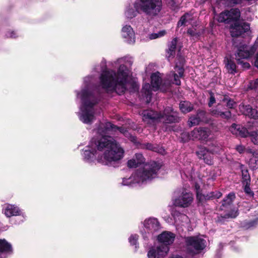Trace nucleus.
I'll list each match as a JSON object with an SVG mask.
<instances>
[{
    "label": "nucleus",
    "mask_w": 258,
    "mask_h": 258,
    "mask_svg": "<svg viewBox=\"0 0 258 258\" xmlns=\"http://www.w3.org/2000/svg\"><path fill=\"white\" fill-rule=\"evenodd\" d=\"M167 3L168 4H171V5H172L174 3V2L173 0H167Z\"/></svg>",
    "instance_id": "obj_53"
},
{
    "label": "nucleus",
    "mask_w": 258,
    "mask_h": 258,
    "mask_svg": "<svg viewBox=\"0 0 258 258\" xmlns=\"http://www.w3.org/2000/svg\"><path fill=\"white\" fill-rule=\"evenodd\" d=\"M133 5L134 8L130 5L125 8L124 16L127 20L135 18L140 12L149 16H157L162 10V0H136Z\"/></svg>",
    "instance_id": "obj_5"
},
{
    "label": "nucleus",
    "mask_w": 258,
    "mask_h": 258,
    "mask_svg": "<svg viewBox=\"0 0 258 258\" xmlns=\"http://www.w3.org/2000/svg\"><path fill=\"white\" fill-rule=\"evenodd\" d=\"M239 3V1H236V0H234L233 2V3L234 4H238Z\"/></svg>",
    "instance_id": "obj_54"
},
{
    "label": "nucleus",
    "mask_w": 258,
    "mask_h": 258,
    "mask_svg": "<svg viewBox=\"0 0 258 258\" xmlns=\"http://www.w3.org/2000/svg\"><path fill=\"white\" fill-rule=\"evenodd\" d=\"M151 66H152L151 65H149V66H148V67L146 68V72H148V69H149L150 67H151Z\"/></svg>",
    "instance_id": "obj_56"
},
{
    "label": "nucleus",
    "mask_w": 258,
    "mask_h": 258,
    "mask_svg": "<svg viewBox=\"0 0 258 258\" xmlns=\"http://www.w3.org/2000/svg\"><path fill=\"white\" fill-rule=\"evenodd\" d=\"M192 201V194L190 192L183 191L178 197L174 199L173 203L176 206L185 208L189 206Z\"/></svg>",
    "instance_id": "obj_14"
},
{
    "label": "nucleus",
    "mask_w": 258,
    "mask_h": 258,
    "mask_svg": "<svg viewBox=\"0 0 258 258\" xmlns=\"http://www.w3.org/2000/svg\"><path fill=\"white\" fill-rule=\"evenodd\" d=\"M254 66L258 68V53L255 57V60L254 61Z\"/></svg>",
    "instance_id": "obj_51"
},
{
    "label": "nucleus",
    "mask_w": 258,
    "mask_h": 258,
    "mask_svg": "<svg viewBox=\"0 0 258 258\" xmlns=\"http://www.w3.org/2000/svg\"><path fill=\"white\" fill-rule=\"evenodd\" d=\"M183 173L185 174V175L187 177H188V176H190V178H191V179L192 178V175H190V174L188 172V171H183Z\"/></svg>",
    "instance_id": "obj_50"
},
{
    "label": "nucleus",
    "mask_w": 258,
    "mask_h": 258,
    "mask_svg": "<svg viewBox=\"0 0 258 258\" xmlns=\"http://www.w3.org/2000/svg\"><path fill=\"white\" fill-rule=\"evenodd\" d=\"M237 210H233L230 213L227 214L225 215V218H235L237 216Z\"/></svg>",
    "instance_id": "obj_44"
},
{
    "label": "nucleus",
    "mask_w": 258,
    "mask_h": 258,
    "mask_svg": "<svg viewBox=\"0 0 258 258\" xmlns=\"http://www.w3.org/2000/svg\"><path fill=\"white\" fill-rule=\"evenodd\" d=\"M236 150L239 153H242L244 152V151L245 150V148L244 146H243L242 145H238V146H236Z\"/></svg>",
    "instance_id": "obj_48"
},
{
    "label": "nucleus",
    "mask_w": 258,
    "mask_h": 258,
    "mask_svg": "<svg viewBox=\"0 0 258 258\" xmlns=\"http://www.w3.org/2000/svg\"><path fill=\"white\" fill-rule=\"evenodd\" d=\"M256 49V47L255 45L249 46L245 44L240 45L235 54L237 62L240 64L243 68L248 69L250 67L249 63L244 61L242 59H247L252 55Z\"/></svg>",
    "instance_id": "obj_11"
},
{
    "label": "nucleus",
    "mask_w": 258,
    "mask_h": 258,
    "mask_svg": "<svg viewBox=\"0 0 258 258\" xmlns=\"http://www.w3.org/2000/svg\"><path fill=\"white\" fill-rule=\"evenodd\" d=\"M143 20V19L142 18H137L136 20H135L133 22L132 24L139 30L142 29V25L140 24L141 22Z\"/></svg>",
    "instance_id": "obj_38"
},
{
    "label": "nucleus",
    "mask_w": 258,
    "mask_h": 258,
    "mask_svg": "<svg viewBox=\"0 0 258 258\" xmlns=\"http://www.w3.org/2000/svg\"><path fill=\"white\" fill-rule=\"evenodd\" d=\"M249 184H250L243 183L244 185V190L247 195L252 197L253 195V193L249 187Z\"/></svg>",
    "instance_id": "obj_42"
},
{
    "label": "nucleus",
    "mask_w": 258,
    "mask_h": 258,
    "mask_svg": "<svg viewBox=\"0 0 258 258\" xmlns=\"http://www.w3.org/2000/svg\"><path fill=\"white\" fill-rule=\"evenodd\" d=\"M209 241L208 238L204 235L197 234L192 236L187 237L185 242H206Z\"/></svg>",
    "instance_id": "obj_27"
},
{
    "label": "nucleus",
    "mask_w": 258,
    "mask_h": 258,
    "mask_svg": "<svg viewBox=\"0 0 258 258\" xmlns=\"http://www.w3.org/2000/svg\"><path fill=\"white\" fill-rule=\"evenodd\" d=\"M175 223L177 225H181L183 226H187L190 222L188 217L183 214L177 213L172 214Z\"/></svg>",
    "instance_id": "obj_23"
},
{
    "label": "nucleus",
    "mask_w": 258,
    "mask_h": 258,
    "mask_svg": "<svg viewBox=\"0 0 258 258\" xmlns=\"http://www.w3.org/2000/svg\"><path fill=\"white\" fill-rule=\"evenodd\" d=\"M242 173V183L250 184V177L249 175L248 170L247 169H242L241 171Z\"/></svg>",
    "instance_id": "obj_33"
},
{
    "label": "nucleus",
    "mask_w": 258,
    "mask_h": 258,
    "mask_svg": "<svg viewBox=\"0 0 258 258\" xmlns=\"http://www.w3.org/2000/svg\"><path fill=\"white\" fill-rule=\"evenodd\" d=\"M240 16V12L238 9H231L230 11H225L220 13L218 21L219 22L232 23L230 29L233 37L239 36L243 37L250 34V26L247 23L238 22Z\"/></svg>",
    "instance_id": "obj_6"
},
{
    "label": "nucleus",
    "mask_w": 258,
    "mask_h": 258,
    "mask_svg": "<svg viewBox=\"0 0 258 258\" xmlns=\"http://www.w3.org/2000/svg\"><path fill=\"white\" fill-rule=\"evenodd\" d=\"M248 136L251 138V142L255 145L258 144V133L255 132H248Z\"/></svg>",
    "instance_id": "obj_37"
},
{
    "label": "nucleus",
    "mask_w": 258,
    "mask_h": 258,
    "mask_svg": "<svg viewBox=\"0 0 258 258\" xmlns=\"http://www.w3.org/2000/svg\"><path fill=\"white\" fill-rule=\"evenodd\" d=\"M222 246H223V245L222 244V243H220V244H219V247H222Z\"/></svg>",
    "instance_id": "obj_58"
},
{
    "label": "nucleus",
    "mask_w": 258,
    "mask_h": 258,
    "mask_svg": "<svg viewBox=\"0 0 258 258\" xmlns=\"http://www.w3.org/2000/svg\"><path fill=\"white\" fill-rule=\"evenodd\" d=\"M215 102V97L213 96V94H210V98L209 102V106L211 107Z\"/></svg>",
    "instance_id": "obj_47"
},
{
    "label": "nucleus",
    "mask_w": 258,
    "mask_h": 258,
    "mask_svg": "<svg viewBox=\"0 0 258 258\" xmlns=\"http://www.w3.org/2000/svg\"><path fill=\"white\" fill-rule=\"evenodd\" d=\"M253 157L250 160V165L253 168L258 167V151L253 153Z\"/></svg>",
    "instance_id": "obj_31"
},
{
    "label": "nucleus",
    "mask_w": 258,
    "mask_h": 258,
    "mask_svg": "<svg viewBox=\"0 0 258 258\" xmlns=\"http://www.w3.org/2000/svg\"><path fill=\"white\" fill-rule=\"evenodd\" d=\"M2 213L7 218L13 216H21L25 220L26 218L25 213L15 204L6 203L2 206Z\"/></svg>",
    "instance_id": "obj_13"
},
{
    "label": "nucleus",
    "mask_w": 258,
    "mask_h": 258,
    "mask_svg": "<svg viewBox=\"0 0 258 258\" xmlns=\"http://www.w3.org/2000/svg\"><path fill=\"white\" fill-rule=\"evenodd\" d=\"M177 42V38H175L170 42L169 44L168 49L166 52V57L169 60H170V58L174 56L175 54V49L176 48Z\"/></svg>",
    "instance_id": "obj_26"
},
{
    "label": "nucleus",
    "mask_w": 258,
    "mask_h": 258,
    "mask_svg": "<svg viewBox=\"0 0 258 258\" xmlns=\"http://www.w3.org/2000/svg\"><path fill=\"white\" fill-rule=\"evenodd\" d=\"M183 58L179 57V62H176L174 67L175 72H171L164 80H162L161 75L159 72L152 74L151 76V85L149 83H145L143 85L141 92L142 98L145 99L148 103L151 101L153 91L166 92L170 89L171 84L180 85V78L183 77Z\"/></svg>",
    "instance_id": "obj_3"
},
{
    "label": "nucleus",
    "mask_w": 258,
    "mask_h": 258,
    "mask_svg": "<svg viewBox=\"0 0 258 258\" xmlns=\"http://www.w3.org/2000/svg\"><path fill=\"white\" fill-rule=\"evenodd\" d=\"M222 102L226 104L227 106L229 108H233L236 105V102L232 99L229 98L228 96H224L222 100Z\"/></svg>",
    "instance_id": "obj_32"
},
{
    "label": "nucleus",
    "mask_w": 258,
    "mask_h": 258,
    "mask_svg": "<svg viewBox=\"0 0 258 258\" xmlns=\"http://www.w3.org/2000/svg\"><path fill=\"white\" fill-rule=\"evenodd\" d=\"M232 248L233 249V250H235V251H237V250L235 249V246L232 245Z\"/></svg>",
    "instance_id": "obj_57"
},
{
    "label": "nucleus",
    "mask_w": 258,
    "mask_h": 258,
    "mask_svg": "<svg viewBox=\"0 0 258 258\" xmlns=\"http://www.w3.org/2000/svg\"><path fill=\"white\" fill-rule=\"evenodd\" d=\"M146 148L152 150L155 152H159L160 153H163L162 152V149H158L157 147H155L154 145L151 144H148L146 146Z\"/></svg>",
    "instance_id": "obj_41"
},
{
    "label": "nucleus",
    "mask_w": 258,
    "mask_h": 258,
    "mask_svg": "<svg viewBox=\"0 0 258 258\" xmlns=\"http://www.w3.org/2000/svg\"><path fill=\"white\" fill-rule=\"evenodd\" d=\"M187 33L190 36H196V38H198V37L199 36V35H197V33L195 31V30H194L192 29H189L187 31Z\"/></svg>",
    "instance_id": "obj_46"
},
{
    "label": "nucleus",
    "mask_w": 258,
    "mask_h": 258,
    "mask_svg": "<svg viewBox=\"0 0 258 258\" xmlns=\"http://www.w3.org/2000/svg\"><path fill=\"white\" fill-rule=\"evenodd\" d=\"M205 181V179L199 178L198 180L194 182L195 188L197 191V199L200 202H202L204 199H205V196L200 192V184L202 183Z\"/></svg>",
    "instance_id": "obj_28"
},
{
    "label": "nucleus",
    "mask_w": 258,
    "mask_h": 258,
    "mask_svg": "<svg viewBox=\"0 0 258 258\" xmlns=\"http://www.w3.org/2000/svg\"><path fill=\"white\" fill-rule=\"evenodd\" d=\"M133 62L131 57L118 58L112 62V67L119 66L116 72L107 69L106 60L103 59L99 64L92 68L90 75L83 78L80 90L75 91L77 99L80 100L77 114L82 122L91 124L96 119V107L101 98L99 86L97 84L100 73V85L106 91H115L120 94L130 87H136L132 78L131 71L127 67L131 66Z\"/></svg>",
    "instance_id": "obj_1"
},
{
    "label": "nucleus",
    "mask_w": 258,
    "mask_h": 258,
    "mask_svg": "<svg viewBox=\"0 0 258 258\" xmlns=\"http://www.w3.org/2000/svg\"><path fill=\"white\" fill-rule=\"evenodd\" d=\"M97 135L81 152L83 160L91 163L96 160L98 163L109 166H116L124 157V150L114 137L117 133L122 134L131 141L136 142L135 137L123 127H118L110 122L100 123L94 131Z\"/></svg>",
    "instance_id": "obj_2"
},
{
    "label": "nucleus",
    "mask_w": 258,
    "mask_h": 258,
    "mask_svg": "<svg viewBox=\"0 0 258 258\" xmlns=\"http://www.w3.org/2000/svg\"><path fill=\"white\" fill-rule=\"evenodd\" d=\"M239 109L243 114L254 119L258 118V111L255 109H252L249 105H245L241 103L239 105Z\"/></svg>",
    "instance_id": "obj_17"
},
{
    "label": "nucleus",
    "mask_w": 258,
    "mask_h": 258,
    "mask_svg": "<svg viewBox=\"0 0 258 258\" xmlns=\"http://www.w3.org/2000/svg\"><path fill=\"white\" fill-rule=\"evenodd\" d=\"M132 246L135 247L136 250L139 247L138 243H132Z\"/></svg>",
    "instance_id": "obj_52"
},
{
    "label": "nucleus",
    "mask_w": 258,
    "mask_h": 258,
    "mask_svg": "<svg viewBox=\"0 0 258 258\" xmlns=\"http://www.w3.org/2000/svg\"><path fill=\"white\" fill-rule=\"evenodd\" d=\"M258 87V79L249 83L248 88L250 89H256Z\"/></svg>",
    "instance_id": "obj_43"
},
{
    "label": "nucleus",
    "mask_w": 258,
    "mask_h": 258,
    "mask_svg": "<svg viewBox=\"0 0 258 258\" xmlns=\"http://www.w3.org/2000/svg\"><path fill=\"white\" fill-rule=\"evenodd\" d=\"M212 114L216 117H221L224 119H229L231 116L230 111H223L221 108V105L219 104L215 108L211 110Z\"/></svg>",
    "instance_id": "obj_22"
},
{
    "label": "nucleus",
    "mask_w": 258,
    "mask_h": 258,
    "mask_svg": "<svg viewBox=\"0 0 258 258\" xmlns=\"http://www.w3.org/2000/svg\"><path fill=\"white\" fill-rule=\"evenodd\" d=\"M229 130L232 134L241 137H246L248 134V132L246 128L241 127L240 125L235 123H233Z\"/></svg>",
    "instance_id": "obj_21"
},
{
    "label": "nucleus",
    "mask_w": 258,
    "mask_h": 258,
    "mask_svg": "<svg viewBox=\"0 0 258 258\" xmlns=\"http://www.w3.org/2000/svg\"><path fill=\"white\" fill-rule=\"evenodd\" d=\"M162 165L155 161L145 164L138 168L129 178L122 179V185L133 186L136 183H144L158 177Z\"/></svg>",
    "instance_id": "obj_4"
},
{
    "label": "nucleus",
    "mask_w": 258,
    "mask_h": 258,
    "mask_svg": "<svg viewBox=\"0 0 258 258\" xmlns=\"http://www.w3.org/2000/svg\"><path fill=\"white\" fill-rule=\"evenodd\" d=\"M0 242H7V241H6V239H0Z\"/></svg>",
    "instance_id": "obj_55"
},
{
    "label": "nucleus",
    "mask_w": 258,
    "mask_h": 258,
    "mask_svg": "<svg viewBox=\"0 0 258 258\" xmlns=\"http://www.w3.org/2000/svg\"><path fill=\"white\" fill-rule=\"evenodd\" d=\"M235 199V195L233 192H231L227 196V197L223 200L222 205L226 206L227 205H230Z\"/></svg>",
    "instance_id": "obj_35"
},
{
    "label": "nucleus",
    "mask_w": 258,
    "mask_h": 258,
    "mask_svg": "<svg viewBox=\"0 0 258 258\" xmlns=\"http://www.w3.org/2000/svg\"><path fill=\"white\" fill-rule=\"evenodd\" d=\"M145 162V159L142 154L137 153L133 158L127 162V166L130 168H135L144 164Z\"/></svg>",
    "instance_id": "obj_19"
},
{
    "label": "nucleus",
    "mask_w": 258,
    "mask_h": 258,
    "mask_svg": "<svg viewBox=\"0 0 258 258\" xmlns=\"http://www.w3.org/2000/svg\"><path fill=\"white\" fill-rule=\"evenodd\" d=\"M196 17L197 15L194 16L191 14L186 13L184 16L181 17L180 20L178 22L177 26L180 27L182 25H187L188 24H192V21L194 19V18Z\"/></svg>",
    "instance_id": "obj_25"
},
{
    "label": "nucleus",
    "mask_w": 258,
    "mask_h": 258,
    "mask_svg": "<svg viewBox=\"0 0 258 258\" xmlns=\"http://www.w3.org/2000/svg\"><path fill=\"white\" fill-rule=\"evenodd\" d=\"M170 243H155L148 253L149 258H163L169 250Z\"/></svg>",
    "instance_id": "obj_12"
},
{
    "label": "nucleus",
    "mask_w": 258,
    "mask_h": 258,
    "mask_svg": "<svg viewBox=\"0 0 258 258\" xmlns=\"http://www.w3.org/2000/svg\"><path fill=\"white\" fill-rule=\"evenodd\" d=\"M165 30H161L159 31L157 33H152L151 34H149L147 37L148 40H153L155 39H157L160 38L166 34Z\"/></svg>",
    "instance_id": "obj_30"
},
{
    "label": "nucleus",
    "mask_w": 258,
    "mask_h": 258,
    "mask_svg": "<svg viewBox=\"0 0 258 258\" xmlns=\"http://www.w3.org/2000/svg\"><path fill=\"white\" fill-rule=\"evenodd\" d=\"M175 234L169 231H164L160 234L155 236L158 242H173L175 238Z\"/></svg>",
    "instance_id": "obj_20"
},
{
    "label": "nucleus",
    "mask_w": 258,
    "mask_h": 258,
    "mask_svg": "<svg viewBox=\"0 0 258 258\" xmlns=\"http://www.w3.org/2000/svg\"><path fill=\"white\" fill-rule=\"evenodd\" d=\"M211 134V131L207 127L196 128L191 132V137L195 139L205 141Z\"/></svg>",
    "instance_id": "obj_16"
},
{
    "label": "nucleus",
    "mask_w": 258,
    "mask_h": 258,
    "mask_svg": "<svg viewBox=\"0 0 258 258\" xmlns=\"http://www.w3.org/2000/svg\"><path fill=\"white\" fill-rule=\"evenodd\" d=\"M180 110L183 113H187L193 109L192 104L188 101H181L179 104Z\"/></svg>",
    "instance_id": "obj_29"
},
{
    "label": "nucleus",
    "mask_w": 258,
    "mask_h": 258,
    "mask_svg": "<svg viewBox=\"0 0 258 258\" xmlns=\"http://www.w3.org/2000/svg\"><path fill=\"white\" fill-rule=\"evenodd\" d=\"M257 224H258V219L256 218V219H255L253 220H252V221H249V222H248L247 223H246L245 225H244V226L246 228H251V227H254Z\"/></svg>",
    "instance_id": "obj_40"
},
{
    "label": "nucleus",
    "mask_w": 258,
    "mask_h": 258,
    "mask_svg": "<svg viewBox=\"0 0 258 258\" xmlns=\"http://www.w3.org/2000/svg\"><path fill=\"white\" fill-rule=\"evenodd\" d=\"M184 244L181 251L182 254H172L168 258H192L193 256L200 253L206 245L205 243H182Z\"/></svg>",
    "instance_id": "obj_9"
},
{
    "label": "nucleus",
    "mask_w": 258,
    "mask_h": 258,
    "mask_svg": "<svg viewBox=\"0 0 258 258\" xmlns=\"http://www.w3.org/2000/svg\"><path fill=\"white\" fill-rule=\"evenodd\" d=\"M226 68L229 73L235 74L236 73V64L232 60H227Z\"/></svg>",
    "instance_id": "obj_34"
},
{
    "label": "nucleus",
    "mask_w": 258,
    "mask_h": 258,
    "mask_svg": "<svg viewBox=\"0 0 258 258\" xmlns=\"http://www.w3.org/2000/svg\"><path fill=\"white\" fill-rule=\"evenodd\" d=\"M139 239V235L137 234H132L128 238L129 242H136Z\"/></svg>",
    "instance_id": "obj_45"
},
{
    "label": "nucleus",
    "mask_w": 258,
    "mask_h": 258,
    "mask_svg": "<svg viewBox=\"0 0 258 258\" xmlns=\"http://www.w3.org/2000/svg\"><path fill=\"white\" fill-rule=\"evenodd\" d=\"M6 36L7 38H16L19 36V34L16 31L11 30L8 31Z\"/></svg>",
    "instance_id": "obj_39"
},
{
    "label": "nucleus",
    "mask_w": 258,
    "mask_h": 258,
    "mask_svg": "<svg viewBox=\"0 0 258 258\" xmlns=\"http://www.w3.org/2000/svg\"><path fill=\"white\" fill-rule=\"evenodd\" d=\"M142 115L143 121L148 124H154L159 122L169 123L178 120L176 112L170 107H166L162 113H158L152 110H144Z\"/></svg>",
    "instance_id": "obj_7"
},
{
    "label": "nucleus",
    "mask_w": 258,
    "mask_h": 258,
    "mask_svg": "<svg viewBox=\"0 0 258 258\" xmlns=\"http://www.w3.org/2000/svg\"><path fill=\"white\" fill-rule=\"evenodd\" d=\"M205 114L204 111L200 110L197 114L190 116L188 120V125L191 127L199 124L201 121H204Z\"/></svg>",
    "instance_id": "obj_18"
},
{
    "label": "nucleus",
    "mask_w": 258,
    "mask_h": 258,
    "mask_svg": "<svg viewBox=\"0 0 258 258\" xmlns=\"http://www.w3.org/2000/svg\"><path fill=\"white\" fill-rule=\"evenodd\" d=\"M12 250V246L9 243H0V258H6Z\"/></svg>",
    "instance_id": "obj_24"
},
{
    "label": "nucleus",
    "mask_w": 258,
    "mask_h": 258,
    "mask_svg": "<svg viewBox=\"0 0 258 258\" xmlns=\"http://www.w3.org/2000/svg\"><path fill=\"white\" fill-rule=\"evenodd\" d=\"M121 32L122 38L126 43L131 44L135 42V33L131 25H124L121 29Z\"/></svg>",
    "instance_id": "obj_15"
},
{
    "label": "nucleus",
    "mask_w": 258,
    "mask_h": 258,
    "mask_svg": "<svg viewBox=\"0 0 258 258\" xmlns=\"http://www.w3.org/2000/svg\"><path fill=\"white\" fill-rule=\"evenodd\" d=\"M142 224L144 229L141 232L144 240H154L155 238L154 234L161 228V225L158 219L155 217H149L146 218Z\"/></svg>",
    "instance_id": "obj_8"
},
{
    "label": "nucleus",
    "mask_w": 258,
    "mask_h": 258,
    "mask_svg": "<svg viewBox=\"0 0 258 258\" xmlns=\"http://www.w3.org/2000/svg\"><path fill=\"white\" fill-rule=\"evenodd\" d=\"M224 153V150L221 146L214 145L210 150L202 146L198 147L196 154L198 158L204 160V162L208 165L213 164L212 155H221Z\"/></svg>",
    "instance_id": "obj_10"
},
{
    "label": "nucleus",
    "mask_w": 258,
    "mask_h": 258,
    "mask_svg": "<svg viewBox=\"0 0 258 258\" xmlns=\"http://www.w3.org/2000/svg\"><path fill=\"white\" fill-rule=\"evenodd\" d=\"M180 138L183 142H187L189 140H195V138L191 137V132L190 134L186 132H183L181 134Z\"/></svg>",
    "instance_id": "obj_36"
},
{
    "label": "nucleus",
    "mask_w": 258,
    "mask_h": 258,
    "mask_svg": "<svg viewBox=\"0 0 258 258\" xmlns=\"http://www.w3.org/2000/svg\"><path fill=\"white\" fill-rule=\"evenodd\" d=\"M211 196L210 197V198H214L219 199L222 196V194L220 192H216L215 195L214 193H211Z\"/></svg>",
    "instance_id": "obj_49"
}]
</instances>
